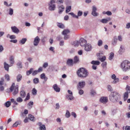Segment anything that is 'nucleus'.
<instances>
[{
  "instance_id": "f257e3e1",
  "label": "nucleus",
  "mask_w": 130,
  "mask_h": 130,
  "mask_svg": "<svg viewBox=\"0 0 130 130\" xmlns=\"http://www.w3.org/2000/svg\"><path fill=\"white\" fill-rule=\"evenodd\" d=\"M120 94L116 92H113L111 93L109 98V100L113 103L117 102L118 99L120 98Z\"/></svg>"
},
{
  "instance_id": "f03ea898",
  "label": "nucleus",
  "mask_w": 130,
  "mask_h": 130,
  "mask_svg": "<svg viewBox=\"0 0 130 130\" xmlns=\"http://www.w3.org/2000/svg\"><path fill=\"white\" fill-rule=\"evenodd\" d=\"M76 73L78 77L83 78L86 77L88 74L87 70L83 68H81L78 70Z\"/></svg>"
},
{
  "instance_id": "7ed1b4c3",
  "label": "nucleus",
  "mask_w": 130,
  "mask_h": 130,
  "mask_svg": "<svg viewBox=\"0 0 130 130\" xmlns=\"http://www.w3.org/2000/svg\"><path fill=\"white\" fill-rule=\"evenodd\" d=\"M121 68L124 72L129 71L130 70V62L127 60L123 61L121 64Z\"/></svg>"
},
{
  "instance_id": "20e7f679",
  "label": "nucleus",
  "mask_w": 130,
  "mask_h": 130,
  "mask_svg": "<svg viewBox=\"0 0 130 130\" xmlns=\"http://www.w3.org/2000/svg\"><path fill=\"white\" fill-rule=\"evenodd\" d=\"M10 90L11 91H13V94L14 95H15L17 94L18 92V85L15 86L14 83L12 84L10 88Z\"/></svg>"
},
{
  "instance_id": "39448f33",
  "label": "nucleus",
  "mask_w": 130,
  "mask_h": 130,
  "mask_svg": "<svg viewBox=\"0 0 130 130\" xmlns=\"http://www.w3.org/2000/svg\"><path fill=\"white\" fill-rule=\"evenodd\" d=\"M83 12L80 11H79L78 13V16L75 15L73 13L71 12L69 13V14L71 15L73 18H76L78 19V16H81Z\"/></svg>"
},
{
  "instance_id": "423d86ee",
  "label": "nucleus",
  "mask_w": 130,
  "mask_h": 130,
  "mask_svg": "<svg viewBox=\"0 0 130 130\" xmlns=\"http://www.w3.org/2000/svg\"><path fill=\"white\" fill-rule=\"evenodd\" d=\"M100 101L103 104H106L108 102V98L107 97H102L100 100Z\"/></svg>"
},
{
  "instance_id": "0eeeda50",
  "label": "nucleus",
  "mask_w": 130,
  "mask_h": 130,
  "mask_svg": "<svg viewBox=\"0 0 130 130\" xmlns=\"http://www.w3.org/2000/svg\"><path fill=\"white\" fill-rule=\"evenodd\" d=\"M85 85V82L84 81L79 82L78 83V85L77 86V89L79 90L80 89L83 88Z\"/></svg>"
},
{
  "instance_id": "6e6552de",
  "label": "nucleus",
  "mask_w": 130,
  "mask_h": 130,
  "mask_svg": "<svg viewBox=\"0 0 130 130\" xmlns=\"http://www.w3.org/2000/svg\"><path fill=\"white\" fill-rule=\"evenodd\" d=\"M40 39L38 36H37L35 37L34 41V44L35 46H37L40 41Z\"/></svg>"
},
{
  "instance_id": "1a4fd4ad",
  "label": "nucleus",
  "mask_w": 130,
  "mask_h": 130,
  "mask_svg": "<svg viewBox=\"0 0 130 130\" xmlns=\"http://www.w3.org/2000/svg\"><path fill=\"white\" fill-rule=\"evenodd\" d=\"M80 45L82 46H85L87 44V41L85 39L82 38L80 40Z\"/></svg>"
},
{
  "instance_id": "9d476101",
  "label": "nucleus",
  "mask_w": 130,
  "mask_h": 130,
  "mask_svg": "<svg viewBox=\"0 0 130 130\" xmlns=\"http://www.w3.org/2000/svg\"><path fill=\"white\" fill-rule=\"evenodd\" d=\"M58 13L59 14L61 13L64 11V7L63 5L58 6Z\"/></svg>"
},
{
  "instance_id": "9b49d317",
  "label": "nucleus",
  "mask_w": 130,
  "mask_h": 130,
  "mask_svg": "<svg viewBox=\"0 0 130 130\" xmlns=\"http://www.w3.org/2000/svg\"><path fill=\"white\" fill-rule=\"evenodd\" d=\"M11 29L13 32L17 34H18L20 32L19 30L15 26L11 27Z\"/></svg>"
},
{
  "instance_id": "f8f14e48",
  "label": "nucleus",
  "mask_w": 130,
  "mask_h": 130,
  "mask_svg": "<svg viewBox=\"0 0 130 130\" xmlns=\"http://www.w3.org/2000/svg\"><path fill=\"white\" fill-rule=\"evenodd\" d=\"M67 64L69 66H72L73 64H74L73 60L71 59H68L67 61Z\"/></svg>"
},
{
  "instance_id": "ddd939ff",
  "label": "nucleus",
  "mask_w": 130,
  "mask_h": 130,
  "mask_svg": "<svg viewBox=\"0 0 130 130\" xmlns=\"http://www.w3.org/2000/svg\"><path fill=\"white\" fill-rule=\"evenodd\" d=\"M96 7L94 6H93L92 14L93 15L95 16H97L98 15V14L96 12Z\"/></svg>"
},
{
  "instance_id": "4468645a",
  "label": "nucleus",
  "mask_w": 130,
  "mask_h": 130,
  "mask_svg": "<svg viewBox=\"0 0 130 130\" xmlns=\"http://www.w3.org/2000/svg\"><path fill=\"white\" fill-rule=\"evenodd\" d=\"M73 61L74 64H76L78 63L79 61V57L76 56H75Z\"/></svg>"
},
{
  "instance_id": "2eb2a0df",
  "label": "nucleus",
  "mask_w": 130,
  "mask_h": 130,
  "mask_svg": "<svg viewBox=\"0 0 130 130\" xmlns=\"http://www.w3.org/2000/svg\"><path fill=\"white\" fill-rule=\"evenodd\" d=\"M85 46V50L87 51H90L92 49V47L90 44H87Z\"/></svg>"
},
{
  "instance_id": "dca6fc26",
  "label": "nucleus",
  "mask_w": 130,
  "mask_h": 130,
  "mask_svg": "<svg viewBox=\"0 0 130 130\" xmlns=\"http://www.w3.org/2000/svg\"><path fill=\"white\" fill-rule=\"evenodd\" d=\"M4 68L5 69L7 70V71H9V68L10 67L12 66V65L10 64L9 65L7 64L6 62H4Z\"/></svg>"
},
{
  "instance_id": "f3484780",
  "label": "nucleus",
  "mask_w": 130,
  "mask_h": 130,
  "mask_svg": "<svg viewBox=\"0 0 130 130\" xmlns=\"http://www.w3.org/2000/svg\"><path fill=\"white\" fill-rule=\"evenodd\" d=\"M53 88L54 90L57 92H59L60 91V88L58 87L57 85L56 84H54L53 86Z\"/></svg>"
},
{
  "instance_id": "a211bd4d",
  "label": "nucleus",
  "mask_w": 130,
  "mask_h": 130,
  "mask_svg": "<svg viewBox=\"0 0 130 130\" xmlns=\"http://www.w3.org/2000/svg\"><path fill=\"white\" fill-rule=\"evenodd\" d=\"M55 8V5L54 4H50L48 9L51 11L54 10Z\"/></svg>"
},
{
  "instance_id": "6ab92c4d",
  "label": "nucleus",
  "mask_w": 130,
  "mask_h": 130,
  "mask_svg": "<svg viewBox=\"0 0 130 130\" xmlns=\"http://www.w3.org/2000/svg\"><path fill=\"white\" fill-rule=\"evenodd\" d=\"M111 19L110 18H107V19H103L101 20V22L103 23H107V22L110 21Z\"/></svg>"
},
{
  "instance_id": "aec40b11",
  "label": "nucleus",
  "mask_w": 130,
  "mask_h": 130,
  "mask_svg": "<svg viewBox=\"0 0 130 130\" xmlns=\"http://www.w3.org/2000/svg\"><path fill=\"white\" fill-rule=\"evenodd\" d=\"M20 94L22 98H24L26 95V93L25 91L23 90H22L20 92Z\"/></svg>"
},
{
  "instance_id": "412c9836",
  "label": "nucleus",
  "mask_w": 130,
  "mask_h": 130,
  "mask_svg": "<svg viewBox=\"0 0 130 130\" xmlns=\"http://www.w3.org/2000/svg\"><path fill=\"white\" fill-rule=\"evenodd\" d=\"M40 78L44 80L45 81H46L47 79V78L46 76L44 73L42 74L41 75Z\"/></svg>"
},
{
  "instance_id": "4be33fe9",
  "label": "nucleus",
  "mask_w": 130,
  "mask_h": 130,
  "mask_svg": "<svg viewBox=\"0 0 130 130\" xmlns=\"http://www.w3.org/2000/svg\"><path fill=\"white\" fill-rule=\"evenodd\" d=\"M39 125L40 126V130H45L46 128L45 125H42L40 123H39Z\"/></svg>"
},
{
  "instance_id": "5701e85b",
  "label": "nucleus",
  "mask_w": 130,
  "mask_h": 130,
  "mask_svg": "<svg viewBox=\"0 0 130 130\" xmlns=\"http://www.w3.org/2000/svg\"><path fill=\"white\" fill-rule=\"evenodd\" d=\"M91 63L93 65H98L100 64V62L98 61L93 60L91 62Z\"/></svg>"
},
{
  "instance_id": "b1692460",
  "label": "nucleus",
  "mask_w": 130,
  "mask_h": 130,
  "mask_svg": "<svg viewBox=\"0 0 130 130\" xmlns=\"http://www.w3.org/2000/svg\"><path fill=\"white\" fill-rule=\"evenodd\" d=\"M22 78V75L20 74H19L17 77V80L18 82H20Z\"/></svg>"
},
{
  "instance_id": "393cba45",
  "label": "nucleus",
  "mask_w": 130,
  "mask_h": 130,
  "mask_svg": "<svg viewBox=\"0 0 130 130\" xmlns=\"http://www.w3.org/2000/svg\"><path fill=\"white\" fill-rule=\"evenodd\" d=\"M70 32V31L68 29H64L62 31V34L63 35H66L69 33Z\"/></svg>"
},
{
  "instance_id": "a878e982",
  "label": "nucleus",
  "mask_w": 130,
  "mask_h": 130,
  "mask_svg": "<svg viewBox=\"0 0 130 130\" xmlns=\"http://www.w3.org/2000/svg\"><path fill=\"white\" fill-rule=\"evenodd\" d=\"M57 25L58 27L61 28L63 29L64 28V25L61 23H58L57 24Z\"/></svg>"
},
{
  "instance_id": "bb28decb",
  "label": "nucleus",
  "mask_w": 130,
  "mask_h": 130,
  "mask_svg": "<svg viewBox=\"0 0 130 130\" xmlns=\"http://www.w3.org/2000/svg\"><path fill=\"white\" fill-rule=\"evenodd\" d=\"M127 92H125L124 94V101L126 100L128 98V94Z\"/></svg>"
},
{
  "instance_id": "cd10ccee",
  "label": "nucleus",
  "mask_w": 130,
  "mask_h": 130,
  "mask_svg": "<svg viewBox=\"0 0 130 130\" xmlns=\"http://www.w3.org/2000/svg\"><path fill=\"white\" fill-rule=\"evenodd\" d=\"M14 57L13 56H11L10 57V64L11 65H12L13 64L14 62Z\"/></svg>"
},
{
  "instance_id": "c85d7f7f",
  "label": "nucleus",
  "mask_w": 130,
  "mask_h": 130,
  "mask_svg": "<svg viewBox=\"0 0 130 130\" xmlns=\"http://www.w3.org/2000/svg\"><path fill=\"white\" fill-rule=\"evenodd\" d=\"M27 41V39L26 38H23L19 41L20 43H21L22 44H24Z\"/></svg>"
},
{
  "instance_id": "c756f323",
  "label": "nucleus",
  "mask_w": 130,
  "mask_h": 130,
  "mask_svg": "<svg viewBox=\"0 0 130 130\" xmlns=\"http://www.w3.org/2000/svg\"><path fill=\"white\" fill-rule=\"evenodd\" d=\"M5 106L7 107H9L11 104V102H10L8 101H7L5 103Z\"/></svg>"
},
{
  "instance_id": "7c9ffc66",
  "label": "nucleus",
  "mask_w": 130,
  "mask_h": 130,
  "mask_svg": "<svg viewBox=\"0 0 130 130\" xmlns=\"http://www.w3.org/2000/svg\"><path fill=\"white\" fill-rule=\"evenodd\" d=\"M37 90L35 88H34L32 90V93L33 95H36L37 94Z\"/></svg>"
},
{
  "instance_id": "2f4dec72",
  "label": "nucleus",
  "mask_w": 130,
  "mask_h": 130,
  "mask_svg": "<svg viewBox=\"0 0 130 130\" xmlns=\"http://www.w3.org/2000/svg\"><path fill=\"white\" fill-rule=\"evenodd\" d=\"M28 118L31 121H34V117L31 114H29L28 116Z\"/></svg>"
},
{
  "instance_id": "473e14b6",
  "label": "nucleus",
  "mask_w": 130,
  "mask_h": 130,
  "mask_svg": "<svg viewBox=\"0 0 130 130\" xmlns=\"http://www.w3.org/2000/svg\"><path fill=\"white\" fill-rule=\"evenodd\" d=\"M5 79L7 81H9L10 80V76L8 74H6L5 75Z\"/></svg>"
},
{
  "instance_id": "72a5a7b5",
  "label": "nucleus",
  "mask_w": 130,
  "mask_h": 130,
  "mask_svg": "<svg viewBox=\"0 0 130 130\" xmlns=\"http://www.w3.org/2000/svg\"><path fill=\"white\" fill-rule=\"evenodd\" d=\"M119 78H116L115 79H113V80L112 83L113 84H115L118 82H119Z\"/></svg>"
},
{
  "instance_id": "f704fd0d",
  "label": "nucleus",
  "mask_w": 130,
  "mask_h": 130,
  "mask_svg": "<svg viewBox=\"0 0 130 130\" xmlns=\"http://www.w3.org/2000/svg\"><path fill=\"white\" fill-rule=\"evenodd\" d=\"M71 9V6H69L66 7V12L68 13L70 12Z\"/></svg>"
},
{
  "instance_id": "c9c22d12",
  "label": "nucleus",
  "mask_w": 130,
  "mask_h": 130,
  "mask_svg": "<svg viewBox=\"0 0 130 130\" xmlns=\"http://www.w3.org/2000/svg\"><path fill=\"white\" fill-rule=\"evenodd\" d=\"M114 54L113 53H111L110 54V56L109 57V59L111 60L113 57Z\"/></svg>"
},
{
  "instance_id": "e433bc0d",
  "label": "nucleus",
  "mask_w": 130,
  "mask_h": 130,
  "mask_svg": "<svg viewBox=\"0 0 130 130\" xmlns=\"http://www.w3.org/2000/svg\"><path fill=\"white\" fill-rule=\"evenodd\" d=\"M19 103H21L23 101V100L21 97H19L16 100Z\"/></svg>"
},
{
  "instance_id": "4c0bfd02",
  "label": "nucleus",
  "mask_w": 130,
  "mask_h": 130,
  "mask_svg": "<svg viewBox=\"0 0 130 130\" xmlns=\"http://www.w3.org/2000/svg\"><path fill=\"white\" fill-rule=\"evenodd\" d=\"M125 89L126 90V92H127V93H130V87L127 85Z\"/></svg>"
},
{
  "instance_id": "58836bf2",
  "label": "nucleus",
  "mask_w": 130,
  "mask_h": 130,
  "mask_svg": "<svg viewBox=\"0 0 130 130\" xmlns=\"http://www.w3.org/2000/svg\"><path fill=\"white\" fill-rule=\"evenodd\" d=\"M33 70L32 68H31L29 70L27 71L26 72L27 74V75H29L31 74Z\"/></svg>"
},
{
  "instance_id": "ea45409f",
  "label": "nucleus",
  "mask_w": 130,
  "mask_h": 130,
  "mask_svg": "<svg viewBox=\"0 0 130 130\" xmlns=\"http://www.w3.org/2000/svg\"><path fill=\"white\" fill-rule=\"evenodd\" d=\"M34 83L35 84L38 83L39 82V80L38 78H35L33 80Z\"/></svg>"
},
{
  "instance_id": "a19ab883",
  "label": "nucleus",
  "mask_w": 130,
  "mask_h": 130,
  "mask_svg": "<svg viewBox=\"0 0 130 130\" xmlns=\"http://www.w3.org/2000/svg\"><path fill=\"white\" fill-rule=\"evenodd\" d=\"M103 42L101 40H99L98 43V46H102L103 44Z\"/></svg>"
},
{
  "instance_id": "79ce46f5",
  "label": "nucleus",
  "mask_w": 130,
  "mask_h": 130,
  "mask_svg": "<svg viewBox=\"0 0 130 130\" xmlns=\"http://www.w3.org/2000/svg\"><path fill=\"white\" fill-rule=\"evenodd\" d=\"M65 116L67 118H68L70 116V113L68 110H67Z\"/></svg>"
},
{
  "instance_id": "37998d69",
  "label": "nucleus",
  "mask_w": 130,
  "mask_h": 130,
  "mask_svg": "<svg viewBox=\"0 0 130 130\" xmlns=\"http://www.w3.org/2000/svg\"><path fill=\"white\" fill-rule=\"evenodd\" d=\"M1 80H0V86H2L4 84V80L3 78H2L1 79Z\"/></svg>"
},
{
  "instance_id": "c03bdc74",
  "label": "nucleus",
  "mask_w": 130,
  "mask_h": 130,
  "mask_svg": "<svg viewBox=\"0 0 130 130\" xmlns=\"http://www.w3.org/2000/svg\"><path fill=\"white\" fill-rule=\"evenodd\" d=\"M123 48L124 46H123L121 45L120 46V48L119 51V52L120 54H122V50H123Z\"/></svg>"
},
{
  "instance_id": "a18cd8bd",
  "label": "nucleus",
  "mask_w": 130,
  "mask_h": 130,
  "mask_svg": "<svg viewBox=\"0 0 130 130\" xmlns=\"http://www.w3.org/2000/svg\"><path fill=\"white\" fill-rule=\"evenodd\" d=\"M106 57L105 56H103L102 58H99V60H100L101 62H103L105 61L106 60Z\"/></svg>"
},
{
  "instance_id": "49530a36",
  "label": "nucleus",
  "mask_w": 130,
  "mask_h": 130,
  "mask_svg": "<svg viewBox=\"0 0 130 130\" xmlns=\"http://www.w3.org/2000/svg\"><path fill=\"white\" fill-rule=\"evenodd\" d=\"M79 42L77 41H75L74 42V45L75 46H78L79 44Z\"/></svg>"
},
{
  "instance_id": "de8ad7c7",
  "label": "nucleus",
  "mask_w": 130,
  "mask_h": 130,
  "mask_svg": "<svg viewBox=\"0 0 130 130\" xmlns=\"http://www.w3.org/2000/svg\"><path fill=\"white\" fill-rule=\"evenodd\" d=\"M17 65L18 67L19 68H22V63L21 62L18 63L17 64Z\"/></svg>"
},
{
  "instance_id": "09e8293b",
  "label": "nucleus",
  "mask_w": 130,
  "mask_h": 130,
  "mask_svg": "<svg viewBox=\"0 0 130 130\" xmlns=\"http://www.w3.org/2000/svg\"><path fill=\"white\" fill-rule=\"evenodd\" d=\"M11 101L15 105H18V103H17L14 100V99H11Z\"/></svg>"
},
{
  "instance_id": "8fccbe9b",
  "label": "nucleus",
  "mask_w": 130,
  "mask_h": 130,
  "mask_svg": "<svg viewBox=\"0 0 130 130\" xmlns=\"http://www.w3.org/2000/svg\"><path fill=\"white\" fill-rule=\"evenodd\" d=\"M19 123H20V122H16L13 125V127H17L18 125L19 124Z\"/></svg>"
},
{
  "instance_id": "3c124183",
  "label": "nucleus",
  "mask_w": 130,
  "mask_h": 130,
  "mask_svg": "<svg viewBox=\"0 0 130 130\" xmlns=\"http://www.w3.org/2000/svg\"><path fill=\"white\" fill-rule=\"evenodd\" d=\"M107 89L108 91H111L112 90V87L110 85H109L107 86Z\"/></svg>"
},
{
  "instance_id": "603ef678",
  "label": "nucleus",
  "mask_w": 130,
  "mask_h": 130,
  "mask_svg": "<svg viewBox=\"0 0 130 130\" xmlns=\"http://www.w3.org/2000/svg\"><path fill=\"white\" fill-rule=\"evenodd\" d=\"M30 99V95L29 93H27V96L25 100V101H26V100H28Z\"/></svg>"
},
{
  "instance_id": "864d4df0",
  "label": "nucleus",
  "mask_w": 130,
  "mask_h": 130,
  "mask_svg": "<svg viewBox=\"0 0 130 130\" xmlns=\"http://www.w3.org/2000/svg\"><path fill=\"white\" fill-rule=\"evenodd\" d=\"M13 10L12 9L10 8L9 9V14L10 15H12L13 14Z\"/></svg>"
},
{
  "instance_id": "5fc2aeb1",
  "label": "nucleus",
  "mask_w": 130,
  "mask_h": 130,
  "mask_svg": "<svg viewBox=\"0 0 130 130\" xmlns=\"http://www.w3.org/2000/svg\"><path fill=\"white\" fill-rule=\"evenodd\" d=\"M63 0H59L57 1L56 3L58 4H62L63 3Z\"/></svg>"
},
{
  "instance_id": "6e6d98bb",
  "label": "nucleus",
  "mask_w": 130,
  "mask_h": 130,
  "mask_svg": "<svg viewBox=\"0 0 130 130\" xmlns=\"http://www.w3.org/2000/svg\"><path fill=\"white\" fill-rule=\"evenodd\" d=\"M38 73V72L37 70H35L32 72V75L33 76H35Z\"/></svg>"
},
{
  "instance_id": "4d7b16f0",
  "label": "nucleus",
  "mask_w": 130,
  "mask_h": 130,
  "mask_svg": "<svg viewBox=\"0 0 130 130\" xmlns=\"http://www.w3.org/2000/svg\"><path fill=\"white\" fill-rule=\"evenodd\" d=\"M64 39L65 40H67L70 37V36L69 35H64Z\"/></svg>"
},
{
  "instance_id": "13d9d810",
  "label": "nucleus",
  "mask_w": 130,
  "mask_h": 130,
  "mask_svg": "<svg viewBox=\"0 0 130 130\" xmlns=\"http://www.w3.org/2000/svg\"><path fill=\"white\" fill-rule=\"evenodd\" d=\"M95 91L93 90H91V94L92 95H94L96 94Z\"/></svg>"
},
{
  "instance_id": "bf43d9fd",
  "label": "nucleus",
  "mask_w": 130,
  "mask_h": 130,
  "mask_svg": "<svg viewBox=\"0 0 130 130\" xmlns=\"http://www.w3.org/2000/svg\"><path fill=\"white\" fill-rule=\"evenodd\" d=\"M117 112V109H114L112 111V115H114V114Z\"/></svg>"
},
{
  "instance_id": "052dcab7",
  "label": "nucleus",
  "mask_w": 130,
  "mask_h": 130,
  "mask_svg": "<svg viewBox=\"0 0 130 130\" xmlns=\"http://www.w3.org/2000/svg\"><path fill=\"white\" fill-rule=\"evenodd\" d=\"M71 115L74 116V118H76V113L74 112H72L71 113Z\"/></svg>"
},
{
  "instance_id": "680f3d73",
  "label": "nucleus",
  "mask_w": 130,
  "mask_h": 130,
  "mask_svg": "<svg viewBox=\"0 0 130 130\" xmlns=\"http://www.w3.org/2000/svg\"><path fill=\"white\" fill-rule=\"evenodd\" d=\"M106 64H107L106 62H103L102 64V66L103 68H104V67H106Z\"/></svg>"
},
{
  "instance_id": "e2e57ef3",
  "label": "nucleus",
  "mask_w": 130,
  "mask_h": 130,
  "mask_svg": "<svg viewBox=\"0 0 130 130\" xmlns=\"http://www.w3.org/2000/svg\"><path fill=\"white\" fill-rule=\"evenodd\" d=\"M84 92L81 89L79 91V93L80 95H82L83 94Z\"/></svg>"
},
{
  "instance_id": "0e129e2a",
  "label": "nucleus",
  "mask_w": 130,
  "mask_h": 130,
  "mask_svg": "<svg viewBox=\"0 0 130 130\" xmlns=\"http://www.w3.org/2000/svg\"><path fill=\"white\" fill-rule=\"evenodd\" d=\"M48 65V63L47 62L44 63L43 65V67L44 68H46Z\"/></svg>"
},
{
  "instance_id": "69168bd1",
  "label": "nucleus",
  "mask_w": 130,
  "mask_h": 130,
  "mask_svg": "<svg viewBox=\"0 0 130 130\" xmlns=\"http://www.w3.org/2000/svg\"><path fill=\"white\" fill-rule=\"evenodd\" d=\"M42 70V68L41 67L39 68L38 70H37L38 73L41 72Z\"/></svg>"
},
{
  "instance_id": "338daca9",
  "label": "nucleus",
  "mask_w": 130,
  "mask_h": 130,
  "mask_svg": "<svg viewBox=\"0 0 130 130\" xmlns=\"http://www.w3.org/2000/svg\"><path fill=\"white\" fill-rule=\"evenodd\" d=\"M126 27L127 28H130V23H128L126 24Z\"/></svg>"
},
{
  "instance_id": "774afa93",
  "label": "nucleus",
  "mask_w": 130,
  "mask_h": 130,
  "mask_svg": "<svg viewBox=\"0 0 130 130\" xmlns=\"http://www.w3.org/2000/svg\"><path fill=\"white\" fill-rule=\"evenodd\" d=\"M125 130H130V126H126L125 127Z\"/></svg>"
}]
</instances>
